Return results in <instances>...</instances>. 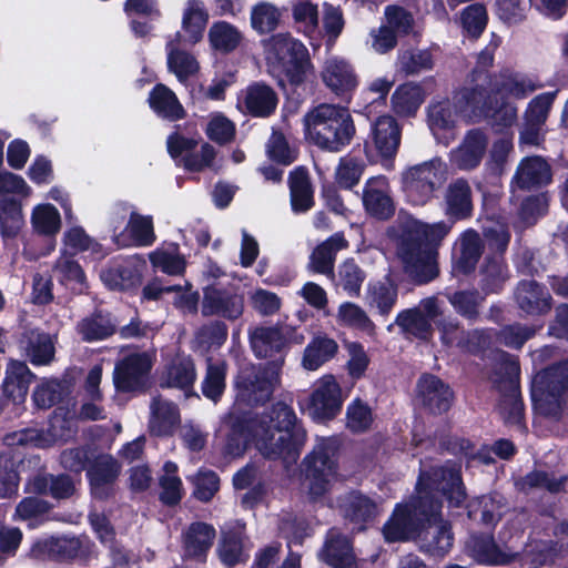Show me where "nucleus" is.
<instances>
[{
	"instance_id": "13",
	"label": "nucleus",
	"mask_w": 568,
	"mask_h": 568,
	"mask_svg": "<svg viewBox=\"0 0 568 568\" xmlns=\"http://www.w3.org/2000/svg\"><path fill=\"white\" fill-rule=\"evenodd\" d=\"M152 363L145 353L130 354L115 364L113 384L119 393H144L149 388Z\"/></svg>"
},
{
	"instance_id": "12",
	"label": "nucleus",
	"mask_w": 568,
	"mask_h": 568,
	"mask_svg": "<svg viewBox=\"0 0 568 568\" xmlns=\"http://www.w3.org/2000/svg\"><path fill=\"white\" fill-rule=\"evenodd\" d=\"M343 407L342 388L334 375L320 378L312 390L307 410L313 420L326 423L335 419Z\"/></svg>"
},
{
	"instance_id": "41",
	"label": "nucleus",
	"mask_w": 568,
	"mask_h": 568,
	"mask_svg": "<svg viewBox=\"0 0 568 568\" xmlns=\"http://www.w3.org/2000/svg\"><path fill=\"white\" fill-rule=\"evenodd\" d=\"M207 39L214 51L230 54L240 47L243 36L234 24L220 20L213 22L210 27Z\"/></svg>"
},
{
	"instance_id": "26",
	"label": "nucleus",
	"mask_w": 568,
	"mask_h": 568,
	"mask_svg": "<svg viewBox=\"0 0 568 568\" xmlns=\"http://www.w3.org/2000/svg\"><path fill=\"white\" fill-rule=\"evenodd\" d=\"M287 183L292 211L294 213L310 211L314 206L315 201L308 170L303 165L294 168L288 174Z\"/></svg>"
},
{
	"instance_id": "32",
	"label": "nucleus",
	"mask_w": 568,
	"mask_h": 568,
	"mask_svg": "<svg viewBox=\"0 0 568 568\" xmlns=\"http://www.w3.org/2000/svg\"><path fill=\"white\" fill-rule=\"evenodd\" d=\"M321 77L325 85L336 95H344L355 87V74L352 65L339 58L327 59Z\"/></svg>"
},
{
	"instance_id": "27",
	"label": "nucleus",
	"mask_w": 568,
	"mask_h": 568,
	"mask_svg": "<svg viewBox=\"0 0 568 568\" xmlns=\"http://www.w3.org/2000/svg\"><path fill=\"white\" fill-rule=\"evenodd\" d=\"M150 109L160 118L171 122L185 118L186 112L176 94L165 84L156 83L149 93Z\"/></svg>"
},
{
	"instance_id": "44",
	"label": "nucleus",
	"mask_w": 568,
	"mask_h": 568,
	"mask_svg": "<svg viewBox=\"0 0 568 568\" xmlns=\"http://www.w3.org/2000/svg\"><path fill=\"white\" fill-rule=\"evenodd\" d=\"M481 255V240L475 231L465 232L459 240V255L454 267L462 273L473 271Z\"/></svg>"
},
{
	"instance_id": "1",
	"label": "nucleus",
	"mask_w": 568,
	"mask_h": 568,
	"mask_svg": "<svg viewBox=\"0 0 568 568\" xmlns=\"http://www.w3.org/2000/svg\"><path fill=\"white\" fill-rule=\"evenodd\" d=\"M442 491L449 505L459 507L466 494L459 468L454 465L422 471L417 483V496L407 505H398L392 518L384 526L388 541L418 538L420 549L434 556L446 555L454 541L448 521L440 517L442 505L433 491Z\"/></svg>"
},
{
	"instance_id": "15",
	"label": "nucleus",
	"mask_w": 568,
	"mask_h": 568,
	"mask_svg": "<svg viewBox=\"0 0 568 568\" xmlns=\"http://www.w3.org/2000/svg\"><path fill=\"white\" fill-rule=\"evenodd\" d=\"M23 491L31 495L49 496L60 503L72 498L77 491L74 480L67 473L39 471L26 479Z\"/></svg>"
},
{
	"instance_id": "6",
	"label": "nucleus",
	"mask_w": 568,
	"mask_h": 568,
	"mask_svg": "<svg viewBox=\"0 0 568 568\" xmlns=\"http://www.w3.org/2000/svg\"><path fill=\"white\" fill-rule=\"evenodd\" d=\"M345 453L346 439L343 436L317 437L313 449L302 462L313 495L322 496L327 491L329 478L337 474Z\"/></svg>"
},
{
	"instance_id": "11",
	"label": "nucleus",
	"mask_w": 568,
	"mask_h": 568,
	"mask_svg": "<svg viewBox=\"0 0 568 568\" xmlns=\"http://www.w3.org/2000/svg\"><path fill=\"white\" fill-rule=\"evenodd\" d=\"M201 138L185 136L173 132L168 136L166 148L170 156L185 171L200 173L213 165L216 158L215 148L209 142L201 145V151L194 152Z\"/></svg>"
},
{
	"instance_id": "46",
	"label": "nucleus",
	"mask_w": 568,
	"mask_h": 568,
	"mask_svg": "<svg viewBox=\"0 0 568 568\" xmlns=\"http://www.w3.org/2000/svg\"><path fill=\"white\" fill-rule=\"evenodd\" d=\"M78 432L74 414L65 406H57L48 422V434L53 442H68Z\"/></svg>"
},
{
	"instance_id": "59",
	"label": "nucleus",
	"mask_w": 568,
	"mask_h": 568,
	"mask_svg": "<svg viewBox=\"0 0 568 568\" xmlns=\"http://www.w3.org/2000/svg\"><path fill=\"white\" fill-rule=\"evenodd\" d=\"M235 133V124L222 113L213 115L205 128L206 136L219 145L231 143Z\"/></svg>"
},
{
	"instance_id": "17",
	"label": "nucleus",
	"mask_w": 568,
	"mask_h": 568,
	"mask_svg": "<svg viewBox=\"0 0 568 568\" xmlns=\"http://www.w3.org/2000/svg\"><path fill=\"white\" fill-rule=\"evenodd\" d=\"M540 87L537 80L527 74L506 70L490 78L487 92L497 103L506 99H525Z\"/></svg>"
},
{
	"instance_id": "21",
	"label": "nucleus",
	"mask_w": 568,
	"mask_h": 568,
	"mask_svg": "<svg viewBox=\"0 0 568 568\" xmlns=\"http://www.w3.org/2000/svg\"><path fill=\"white\" fill-rule=\"evenodd\" d=\"M34 379L36 375L24 362L11 359L7 365L1 386L3 397L16 405L24 403Z\"/></svg>"
},
{
	"instance_id": "42",
	"label": "nucleus",
	"mask_w": 568,
	"mask_h": 568,
	"mask_svg": "<svg viewBox=\"0 0 568 568\" xmlns=\"http://www.w3.org/2000/svg\"><path fill=\"white\" fill-rule=\"evenodd\" d=\"M549 294L534 281L521 282L516 291L519 307L529 314L542 313L550 308Z\"/></svg>"
},
{
	"instance_id": "2",
	"label": "nucleus",
	"mask_w": 568,
	"mask_h": 568,
	"mask_svg": "<svg viewBox=\"0 0 568 568\" xmlns=\"http://www.w3.org/2000/svg\"><path fill=\"white\" fill-rule=\"evenodd\" d=\"M307 433L294 408L278 400L262 415L256 448L267 460L291 465L300 458Z\"/></svg>"
},
{
	"instance_id": "50",
	"label": "nucleus",
	"mask_w": 568,
	"mask_h": 568,
	"mask_svg": "<svg viewBox=\"0 0 568 568\" xmlns=\"http://www.w3.org/2000/svg\"><path fill=\"white\" fill-rule=\"evenodd\" d=\"M226 364L225 362L212 363L209 359L206 373L201 384L204 397L217 403L221 400L226 388Z\"/></svg>"
},
{
	"instance_id": "20",
	"label": "nucleus",
	"mask_w": 568,
	"mask_h": 568,
	"mask_svg": "<svg viewBox=\"0 0 568 568\" xmlns=\"http://www.w3.org/2000/svg\"><path fill=\"white\" fill-rule=\"evenodd\" d=\"M405 272L418 284L428 283L438 275L436 255L420 246L402 248Z\"/></svg>"
},
{
	"instance_id": "34",
	"label": "nucleus",
	"mask_w": 568,
	"mask_h": 568,
	"mask_svg": "<svg viewBox=\"0 0 568 568\" xmlns=\"http://www.w3.org/2000/svg\"><path fill=\"white\" fill-rule=\"evenodd\" d=\"M82 341L92 343L104 341L116 332L115 323L109 312L95 310L77 324Z\"/></svg>"
},
{
	"instance_id": "29",
	"label": "nucleus",
	"mask_w": 568,
	"mask_h": 568,
	"mask_svg": "<svg viewBox=\"0 0 568 568\" xmlns=\"http://www.w3.org/2000/svg\"><path fill=\"white\" fill-rule=\"evenodd\" d=\"M348 241L342 232H336L320 243L310 256V267L314 273L331 274L337 252L347 248Z\"/></svg>"
},
{
	"instance_id": "18",
	"label": "nucleus",
	"mask_w": 568,
	"mask_h": 568,
	"mask_svg": "<svg viewBox=\"0 0 568 568\" xmlns=\"http://www.w3.org/2000/svg\"><path fill=\"white\" fill-rule=\"evenodd\" d=\"M101 280L112 291L135 290L142 282V265L133 258L114 260L101 272Z\"/></svg>"
},
{
	"instance_id": "28",
	"label": "nucleus",
	"mask_w": 568,
	"mask_h": 568,
	"mask_svg": "<svg viewBox=\"0 0 568 568\" xmlns=\"http://www.w3.org/2000/svg\"><path fill=\"white\" fill-rule=\"evenodd\" d=\"M278 98L272 87L264 82H254L246 89L244 105L254 118H268L276 111Z\"/></svg>"
},
{
	"instance_id": "37",
	"label": "nucleus",
	"mask_w": 568,
	"mask_h": 568,
	"mask_svg": "<svg viewBox=\"0 0 568 568\" xmlns=\"http://www.w3.org/2000/svg\"><path fill=\"white\" fill-rule=\"evenodd\" d=\"M320 558L333 568H351L354 560L352 540L342 534H329Z\"/></svg>"
},
{
	"instance_id": "49",
	"label": "nucleus",
	"mask_w": 568,
	"mask_h": 568,
	"mask_svg": "<svg viewBox=\"0 0 568 568\" xmlns=\"http://www.w3.org/2000/svg\"><path fill=\"white\" fill-rule=\"evenodd\" d=\"M97 454L98 448L91 444L67 448L60 454V464L69 473L80 475L84 470L88 471Z\"/></svg>"
},
{
	"instance_id": "62",
	"label": "nucleus",
	"mask_w": 568,
	"mask_h": 568,
	"mask_svg": "<svg viewBox=\"0 0 568 568\" xmlns=\"http://www.w3.org/2000/svg\"><path fill=\"white\" fill-rule=\"evenodd\" d=\"M130 235L136 246H150L155 241L151 216L132 213L129 221Z\"/></svg>"
},
{
	"instance_id": "39",
	"label": "nucleus",
	"mask_w": 568,
	"mask_h": 568,
	"mask_svg": "<svg viewBox=\"0 0 568 568\" xmlns=\"http://www.w3.org/2000/svg\"><path fill=\"white\" fill-rule=\"evenodd\" d=\"M338 345L326 334H317L304 349L302 364L307 371H316L331 361L337 353Z\"/></svg>"
},
{
	"instance_id": "10",
	"label": "nucleus",
	"mask_w": 568,
	"mask_h": 568,
	"mask_svg": "<svg viewBox=\"0 0 568 568\" xmlns=\"http://www.w3.org/2000/svg\"><path fill=\"white\" fill-rule=\"evenodd\" d=\"M245 311V296L239 286L210 284L203 287L201 313L204 317L215 316L229 322L240 320Z\"/></svg>"
},
{
	"instance_id": "58",
	"label": "nucleus",
	"mask_w": 568,
	"mask_h": 568,
	"mask_svg": "<svg viewBox=\"0 0 568 568\" xmlns=\"http://www.w3.org/2000/svg\"><path fill=\"white\" fill-rule=\"evenodd\" d=\"M168 68L182 82L196 74L200 65L191 53L174 49L168 54Z\"/></svg>"
},
{
	"instance_id": "23",
	"label": "nucleus",
	"mask_w": 568,
	"mask_h": 568,
	"mask_svg": "<svg viewBox=\"0 0 568 568\" xmlns=\"http://www.w3.org/2000/svg\"><path fill=\"white\" fill-rule=\"evenodd\" d=\"M43 495L23 497L14 508L13 519L26 524L28 529H37L50 521L54 505L42 498Z\"/></svg>"
},
{
	"instance_id": "40",
	"label": "nucleus",
	"mask_w": 568,
	"mask_h": 568,
	"mask_svg": "<svg viewBox=\"0 0 568 568\" xmlns=\"http://www.w3.org/2000/svg\"><path fill=\"white\" fill-rule=\"evenodd\" d=\"M23 226L24 217L21 202L14 197L0 200V236L3 243L16 240Z\"/></svg>"
},
{
	"instance_id": "19",
	"label": "nucleus",
	"mask_w": 568,
	"mask_h": 568,
	"mask_svg": "<svg viewBox=\"0 0 568 568\" xmlns=\"http://www.w3.org/2000/svg\"><path fill=\"white\" fill-rule=\"evenodd\" d=\"M488 145L487 135L478 129H473L466 133L460 144L450 152V161L460 170H471L477 168Z\"/></svg>"
},
{
	"instance_id": "31",
	"label": "nucleus",
	"mask_w": 568,
	"mask_h": 568,
	"mask_svg": "<svg viewBox=\"0 0 568 568\" xmlns=\"http://www.w3.org/2000/svg\"><path fill=\"white\" fill-rule=\"evenodd\" d=\"M372 138L378 153L386 159L393 158L400 144V129L390 115L379 116L372 126Z\"/></svg>"
},
{
	"instance_id": "35",
	"label": "nucleus",
	"mask_w": 568,
	"mask_h": 568,
	"mask_svg": "<svg viewBox=\"0 0 568 568\" xmlns=\"http://www.w3.org/2000/svg\"><path fill=\"white\" fill-rule=\"evenodd\" d=\"M473 211L471 189L467 181L456 180L445 192V213L449 219L463 220Z\"/></svg>"
},
{
	"instance_id": "47",
	"label": "nucleus",
	"mask_w": 568,
	"mask_h": 568,
	"mask_svg": "<svg viewBox=\"0 0 568 568\" xmlns=\"http://www.w3.org/2000/svg\"><path fill=\"white\" fill-rule=\"evenodd\" d=\"M180 422L178 407L172 403H158L152 408L150 419V432L154 436L172 435L176 424Z\"/></svg>"
},
{
	"instance_id": "56",
	"label": "nucleus",
	"mask_w": 568,
	"mask_h": 568,
	"mask_svg": "<svg viewBox=\"0 0 568 568\" xmlns=\"http://www.w3.org/2000/svg\"><path fill=\"white\" fill-rule=\"evenodd\" d=\"M433 65L432 53L427 50L402 51L397 58L398 70L407 75L430 70Z\"/></svg>"
},
{
	"instance_id": "16",
	"label": "nucleus",
	"mask_w": 568,
	"mask_h": 568,
	"mask_svg": "<svg viewBox=\"0 0 568 568\" xmlns=\"http://www.w3.org/2000/svg\"><path fill=\"white\" fill-rule=\"evenodd\" d=\"M227 433L223 454L233 458L242 457L254 438V420L243 412H231L223 420Z\"/></svg>"
},
{
	"instance_id": "22",
	"label": "nucleus",
	"mask_w": 568,
	"mask_h": 568,
	"mask_svg": "<svg viewBox=\"0 0 568 568\" xmlns=\"http://www.w3.org/2000/svg\"><path fill=\"white\" fill-rule=\"evenodd\" d=\"M564 389H568V361L550 367L535 377L532 399L536 403H541L551 397L558 404V397Z\"/></svg>"
},
{
	"instance_id": "63",
	"label": "nucleus",
	"mask_w": 568,
	"mask_h": 568,
	"mask_svg": "<svg viewBox=\"0 0 568 568\" xmlns=\"http://www.w3.org/2000/svg\"><path fill=\"white\" fill-rule=\"evenodd\" d=\"M65 246L72 248L74 253L91 251L93 254L103 256L102 245L90 237L83 227L73 226L63 235Z\"/></svg>"
},
{
	"instance_id": "7",
	"label": "nucleus",
	"mask_w": 568,
	"mask_h": 568,
	"mask_svg": "<svg viewBox=\"0 0 568 568\" xmlns=\"http://www.w3.org/2000/svg\"><path fill=\"white\" fill-rule=\"evenodd\" d=\"M250 345L255 357L266 359L273 374H280L293 345H302L305 334L301 327L291 325L256 326L250 332Z\"/></svg>"
},
{
	"instance_id": "25",
	"label": "nucleus",
	"mask_w": 568,
	"mask_h": 568,
	"mask_svg": "<svg viewBox=\"0 0 568 568\" xmlns=\"http://www.w3.org/2000/svg\"><path fill=\"white\" fill-rule=\"evenodd\" d=\"M31 364L34 366L49 365L55 355L53 337L38 328L27 329L20 339Z\"/></svg>"
},
{
	"instance_id": "33",
	"label": "nucleus",
	"mask_w": 568,
	"mask_h": 568,
	"mask_svg": "<svg viewBox=\"0 0 568 568\" xmlns=\"http://www.w3.org/2000/svg\"><path fill=\"white\" fill-rule=\"evenodd\" d=\"M215 529L212 525L203 521L190 524L183 537L185 556L194 559L206 558L207 551L213 545Z\"/></svg>"
},
{
	"instance_id": "52",
	"label": "nucleus",
	"mask_w": 568,
	"mask_h": 568,
	"mask_svg": "<svg viewBox=\"0 0 568 568\" xmlns=\"http://www.w3.org/2000/svg\"><path fill=\"white\" fill-rule=\"evenodd\" d=\"M219 554L221 561L229 568L244 564L248 559V555L244 551L241 532L235 530L225 532L219 546Z\"/></svg>"
},
{
	"instance_id": "14",
	"label": "nucleus",
	"mask_w": 568,
	"mask_h": 568,
	"mask_svg": "<svg viewBox=\"0 0 568 568\" xmlns=\"http://www.w3.org/2000/svg\"><path fill=\"white\" fill-rule=\"evenodd\" d=\"M121 474V464L110 454L95 455L85 474L92 498L106 501L115 495V483Z\"/></svg>"
},
{
	"instance_id": "9",
	"label": "nucleus",
	"mask_w": 568,
	"mask_h": 568,
	"mask_svg": "<svg viewBox=\"0 0 568 568\" xmlns=\"http://www.w3.org/2000/svg\"><path fill=\"white\" fill-rule=\"evenodd\" d=\"M278 376L262 364L242 367L234 381L237 402L252 408L264 406L273 396Z\"/></svg>"
},
{
	"instance_id": "45",
	"label": "nucleus",
	"mask_w": 568,
	"mask_h": 568,
	"mask_svg": "<svg viewBox=\"0 0 568 568\" xmlns=\"http://www.w3.org/2000/svg\"><path fill=\"white\" fill-rule=\"evenodd\" d=\"M70 393V385L67 382L51 379L34 388L32 399L38 408L48 409L62 403Z\"/></svg>"
},
{
	"instance_id": "51",
	"label": "nucleus",
	"mask_w": 568,
	"mask_h": 568,
	"mask_svg": "<svg viewBox=\"0 0 568 568\" xmlns=\"http://www.w3.org/2000/svg\"><path fill=\"white\" fill-rule=\"evenodd\" d=\"M195 379L194 362L191 357H184L168 367L165 386L179 388L187 393L193 388Z\"/></svg>"
},
{
	"instance_id": "55",
	"label": "nucleus",
	"mask_w": 568,
	"mask_h": 568,
	"mask_svg": "<svg viewBox=\"0 0 568 568\" xmlns=\"http://www.w3.org/2000/svg\"><path fill=\"white\" fill-rule=\"evenodd\" d=\"M397 298V288L389 282L371 284L366 295V302L372 308H376L381 315H386L394 306Z\"/></svg>"
},
{
	"instance_id": "38",
	"label": "nucleus",
	"mask_w": 568,
	"mask_h": 568,
	"mask_svg": "<svg viewBox=\"0 0 568 568\" xmlns=\"http://www.w3.org/2000/svg\"><path fill=\"white\" fill-rule=\"evenodd\" d=\"M467 548L470 556L484 565H505L514 559V554L500 549L489 536L471 537Z\"/></svg>"
},
{
	"instance_id": "64",
	"label": "nucleus",
	"mask_w": 568,
	"mask_h": 568,
	"mask_svg": "<svg viewBox=\"0 0 568 568\" xmlns=\"http://www.w3.org/2000/svg\"><path fill=\"white\" fill-rule=\"evenodd\" d=\"M227 336L229 327L221 320L203 325L196 334L199 343L206 348H220L226 342Z\"/></svg>"
},
{
	"instance_id": "5",
	"label": "nucleus",
	"mask_w": 568,
	"mask_h": 568,
	"mask_svg": "<svg viewBox=\"0 0 568 568\" xmlns=\"http://www.w3.org/2000/svg\"><path fill=\"white\" fill-rule=\"evenodd\" d=\"M489 109L484 92L474 88L463 89L453 97V100L429 105L428 126L438 141L447 144L453 139V129L459 118L474 120L487 114Z\"/></svg>"
},
{
	"instance_id": "8",
	"label": "nucleus",
	"mask_w": 568,
	"mask_h": 568,
	"mask_svg": "<svg viewBox=\"0 0 568 568\" xmlns=\"http://www.w3.org/2000/svg\"><path fill=\"white\" fill-rule=\"evenodd\" d=\"M447 166L438 158L407 168L402 173V186L414 205H425L444 185Z\"/></svg>"
},
{
	"instance_id": "24",
	"label": "nucleus",
	"mask_w": 568,
	"mask_h": 568,
	"mask_svg": "<svg viewBox=\"0 0 568 568\" xmlns=\"http://www.w3.org/2000/svg\"><path fill=\"white\" fill-rule=\"evenodd\" d=\"M363 203L366 211L377 219H388L394 213L389 185L385 176L372 178L364 190Z\"/></svg>"
},
{
	"instance_id": "30",
	"label": "nucleus",
	"mask_w": 568,
	"mask_h": 568,
	"mask_svg": "<svg viewBox=\"0 0 568 568\" xmlns=\"http://www.w3.org/2000/svg\"><path fill=\"white\" fill-rule=\"evenodd\" d=\"M551 181L549 164L541 156H528L519 163L513 179V185L530 189L548 184Z\"/></svg>"
},
{
	"instance_id": "54",
	"label": "nucleus",
	"mask_w": 568,
	"mask_h": 568,
	"mask_svg": "<svg viewBox=\"0 0 568 568\" xmlns=\"http://www.w3.org/2000/svg\"><path fill=\"white\" fill-rule=\"evenodd\" d=\"M33 230L44 236L57 234L61 227V216L52 204L38 205L31 216Z\"/></svg>"
},
{
	"instance_id": "57",
	"label": "nucleus",
	"mask_w": 568,
	"mask_h": 568,
	"mask_svg": "<svg viewBox=\"0 0 568 568\" xmlns=\"http://www.w3.org/2000/svg\"><path fill=\"white\" fill-rule=\"evenodd\" d=\"M474 90L484 92L488 106L490 108L487 114L476 116L474 120L480 118H493L496 124L501 126H510L517 119V108L510 102L503 100L500 106L497 108L494 97L488 94L487 89L483 85H477Z\"/></svg>"
},
{
	"instance_id": "3",
	"label": "nucleus",
	"mask_w": 568,
	"mask_h": 568,
	"mask_svg": "<svg viewBox=\"0 0 568 568\" xmlns=\"http://www.w3.org/2000/svg\"><path fill=\"white\" fill-rule=\"evenodd\" d=\"M304 138L317 148L338 152L349 144L355 126L346 106L321 103L303 116Z\"/></svg>"
},
{
	"instance_id": "43",
	"label": "nucleus",
	"mask_w": 568,
	"mask_h": 568,
	"mask_svg": "<svg viewBox=\"0 0 568 568\" xmlns=\"http://www.w3.org/2000/svg\"><path fill=\"white\" fill-rule=\"evenodd\" d=\"M425 94L419 84L407 82L396 88L392 94V106L395 113L403 116L415 114L424 102Z\"/></svg>"
},
{
	"instance_id": "61",
	"label": "nucleus",
	"mask_w": 568,
	"mask_h": 568,
	"mask_svg": "<svg viewBox=\"0 0 568 568\" xmlns=\"http://www.w3.org/2000/svg\"><path fill=\"white\" fill-rule=\"evenodd\" d=\"M20 476L11 458L0 452V499L12 498L19 489Z\"/></svg>"
},
{
	"instance_id": "60",
	"label": "nucleus",
	"mask_w": 568,
	"mask_h": 568,
	"mask_svg": "<svg viewBox=\"0 0 568 568\" xmlns=\"http://www.w3.org/2000/svg\"><path fill=\"white\" fill-rule=\"evenodd\" d=\"M396 324L405 332L419 337L426 338L430 333V321L420 311L408 310L398 314Z\"/></svg>"
},
{
	"instance_id": "53",
	"label": "nucleus",
	"mask_w": 568,
	"mask_h": 568,
	"mask_svg": "<svg viewBox=\"0 0 568 568\" xmlns=\"http://www.w3.org/2000/svg\"><path fill=\"white\" fill-rule=\"evenodd\" d=\"M280 10L270 2H258L251 11V27L258 34H268L275 31L281 21Z\"/></svg>"
},
{
	"instance_id": "36",
	"label": "nucleus",
	"mask_w": 568,
	"mask_h": 568,
	"mask_svg": "<svg viewBox=\"0 0 568 568\" xmlns=\"http://www.w3.org/2000/svg\"><path fill=\"white\" fill-rule=\"evenodd\" d=\"M419 395L433 413H443L450 407L453 393L439 378L425 375L418 383Z\"/></svg>"
},
{
	"instance_id": "48",
	"label": "nucleus",
	"mask_w": 568,
	"mask_h": 568,
	"mask_svg": "<svg viewBox=\"0 0 568 568\" xmlns=\"http://www.w3.org/2000/svg\"><path fill=\"white\" fill-rule=\"evenodd\" d=\"M187 4L183 13L182 29L187 34L189 41L196 43L203 38L209 13L200 0H189Z\"/></svg>"
},
{
	"instance_id": "4",
	"label": "nucleus",
	"mask_w": 568,
	"mask_h": 568,
	"mask_svg": "<svg viewBox=\"0 0 568 568\" xmlns=\"http://www.w3.org/2000/svg\"><path fill=\"white\" fill-rule=\"evenodd\" d=\"M266 62L278 79V85L287 82L293 89L305 83L313 64L305 44L290 33H276L265 43Z\"/></svg>"
}]
</instances>
